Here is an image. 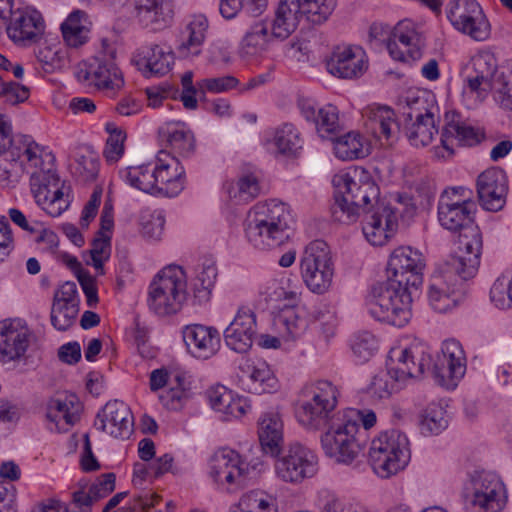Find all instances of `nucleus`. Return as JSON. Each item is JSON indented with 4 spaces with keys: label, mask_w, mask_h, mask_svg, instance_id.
<instances>
[{
    "label": "nucleus",
    "mask_w": 512,
    "mask_h": 512,
    "mask_svg": "<svg viewBox=\"0 0 512 512\" xmlns=\"http://www.w3.org/2000/svg\"><path fill=\"white\" fill-rule=\"evenodd\" d=\"M506 498L505 486L497 474L485 470L468 474L463 487L466 512H500Z\"/></svg>",
    "instance_id": "nucleus-10"
},
{
    "label": "nucleus",
    "mask_w": 512,
    "mask_h": 512,
    "mask_svg": "<svg viewBox=\"0 0 512 512\" xmlns=\"http://www.w3.org/2000/svg\"><path fill=\"white\" fill-rule=\"evenodd\" d=\"M238 192L234 195L239 201L248 202L260 193L258 178L253 174L241 176L237 181Z\"/></svg>",
    "instance_id": "nucleus-59"
},
{
    "label": "nucleus",
    "mask_w": 512,
    "mask_h": 512,
    "mask_svg": "<svg viewBox=\"0 0 512 512\" xmlns=\"http://www.w3.org/2000/svg\"><path fill=\"white\" fill-rule=\"evenodd\" d=\"M233 512H277L275 501L262 491H250L239 500Z\"/></svg>",
    "instance_id": "nucleus-47"
},
{
    "label": "nucleus",
    "mask_w": 512,
    "mask_h": 512,
    "mask_svg": "<svg viewBox=\"0 0 512 512\" xmlns=\"http://www.w3.org/2000/svg\"><path fill=\"white\" fill-rule=\"evenodd\" d=\"M333 184V220L351 224L364 213L362 231L367 241L374 246L386 244L398 229V216L394 208L379 199L380 190L375 181L367 175L355 180L343 174L334 176Z\"/></svg>",
    "instance_id": "nucleus-1"
},
{
    "label": "nucleus",
    "mask_w": 512,
    "mask_h": 512,
    "mask_svg": "<svg viewBox=\"0 0 512 512\" xmlns=\"http://www.w3.org/2000/svg\"><path fill=\"white\" fill-rule=\"evenodd\" d=\"M297 107L301 116L314 125L321 138L331 140L341 133L339 110L336 106L332 104L318 106L314 100L301 97L297 101Z\"/></svg>",
    "instance_id": "nucleus-23"
},
{
    "label": "nucleus",
    "mask_w": 512,
    "mask_h": 512,
    "mask_svg": "<svg viewBox=\"0 0 512 512\" xmlns=\"http://www.w3.org/2000/svg\"><path fill=\"white\" fill-rule=\"evenodd\" d=\"M173 14L172 0H136V19L144 28L161 30L169 25Z\"/></svg>",
    "instance_id": "nucleus-35"
},
{
    "label": "nucleus",
    "mask_w": 512,
    "mask_h": 512,
    "mask_svg": "<svg viewBox=\"0 0 512 512\" xmlns=\"http://www.w3.org/2000/svg\"><path fill=\"white\" fill-rule=\"evenodd\" d=\"M356 415L357 412L354 409L338 412L326 426L327 431L321 436L325 453L335 458L337 462L349 464L361 451V446L356 439L359 431V424L354 419Z\"/></svg>",
    "instance_id": "nucleus-13"
},
{
    "label": "nucleus",
    "mask_w": 512,
    "mask_h": 512,
    "mask_svg": "<svg viewBox=\"0 0 512 512\" xmlns=\"http://www.w3.org/2000/svg\"><path fill=\"white\" fill-rule=\"evenodd\" d=\"M467 265L468 260L449 257L434 271L428 287V299L434 311L446 313L458 304L465 282L474 277L479 268L474 267L472 272Z\"/></svg>",
    "instance_id": "nucleus-7"
},
{
    "label": "nucleus",
    "mask_w": 512,
    "mask_h": 512,
    "mask_svg": "<svg viewBox=\"0 0 512 512\" xmlns=\"http://www.w3.org/2000/svg\"><path fill=\"white\" fill-rule=\"evenodd\" d=\"M300 268L302 279L311 292H327L332 284L334 264L326 242L312 241L304 250Z\"/></svg>",
    "instance_id": "nucleus-15"
},
{
    "label": "nucleus",
    "mask_w": 512,
    "mask_h": 512,
    "mask_svg": "<svg viewBox=\"0 0 512 512\" xmlns=\"http://www.w3.org/2000/svg\"><path fill=\"white\" fill-rule=\"evenodd\" d=\"M155 178H157L156 194L168 197L177 196L184 188V168L179 166L175 156L165 151H160L154 166Z\"/></svg>",
    "instance_id": "nucleus-29"
},
{
    "label": "nucleus",
    "mask_w": 512,
    "mask_h": 512,
    "mask_svg": "<svg viewBox=\"0 0 512 512\" xmlns=\"http://www.w3.org/2000/svg\"><path fill=\"white\" fill-rule=\"evenodd\" d=\"M293 223V217L286 204L272 199L256 204L249 211L245 235L255 249L270 250L289 240Z\"/></svg>",
    "instance_id": "nucleus-5"
},
{
    "label": "nucleus",
    "mask_w": 512,
    "mask_h": 512,
    "mask_svg": "<svg viewBox=\"0 0 512 512\" xmlns=\"http://www.w3.org/2000/svg\"><path fill=\"white\" fill-rule=\"evenodd\" d=\"M85 12L75 10L61 24L63 38L68 46L77 48L88 40L89 28Z\"/></svg>",
    "instance_id": "nucleus-40"
},
{
    "label": "nucleus",
    "mask_w": 512,
    "mask_h": 512,
    "mask_svg": "<svg viewBox=\"0 0 512 512\" xmlns=\"http://www.w3.org/2000/svg\"><path fill=\"white\" fill-rule=\"evenodd\" d=\"M273 142L279 153L288 156L297 155L303 146L300 132L291 123H284L275 130Z\"/></svg>",
    "instance_id": "nucleus-44"
},
{
    "label": "nucleus",
    "mask_w": 512,
    "mask_h": 512,
    "mask_svg": "<svg viewBox=\"0 0 512 512\" xmlns=\"http://www.w3.org/2000/svg\"><path fill=\"white\" fill-rule=\"evenodd\" d=\"M242 376L240 383L242 388L249 393L261 395L277 391L279 381L273 370L265 362L246 364L240 367Z\"/></svg>",
    "instance_id": "nucleus-36"
},
{
    "label": "nucleus",
    "mask_w": 512,
    "mask_h": 512,
    "mask_svg": "<svg viewBox=\"0 0 512 512\" xmlns=\"http://www.w3.org/2000/svg\"><path fill=\"white\" fill-rule=\"evenodd\" d=\"M30 336L29 329L20 320L0 321V361L8 363L24 357Z\"/></svg>",
    "instance_id": "nucleus-26"
},
{
    "label": "nucleus",
    "mask_w": 512,
    "mask_h": 512,
    "mask_svg": "<svg viewBox=\"0 0 512 512\" xmlns=\"http://www.w3.org/2000/svg\"><path fill=\"white\" fill-rule=\"evenodd\" d=\"M431 364L428 347L421 342L392 348L388 355L387 369L373 377L367 392L374 399H386L402 389L409 379L421 378L431 368Z\"/></svg>",
    "instance_id": "nucleus-3"
},
{
    "label": "nucleus",
    "mask_w": 512,
    "mask_h": 512,
    "mask_svg": "<svg viewBox=\"0 0 512 512\" xmlns=\"http://www.w3.org/2000/svg\"><path fill=\"white\" fill-rule=\"evenodd\" d=\"M239 81L234 76L226 75L215 78H204L198 81L199 93L206 94L210 93H223L235 88Z\"/></svg>",
    "instance_id": "nucleus-55"
},
{
    "label": "nucleus",
    "mask_w": 512,
    "mask_h": 512,
    "mask_svg": "<svg viewBox=\"0 0 512 512\" xmlns=\"http://www.w3.org/2000/svg\"><path fill=\"white\" fill-rule=\"evenodd\" d=\"M0 97L5 98V101L8 103L16 105L28 99L29 89L16 82H3V91Z\"/></svg>",
    "instance_id": "nucleus-64"
},
{
    "label": "nucleus",
    "mask_w": 512,
    "mask_h": 512,
    "mask_svg": "<svg viewBox=\"0 0 512 512\" xmlns=\"http://www.w3.org/2000/svg\"><path fill=\"white\" fill-rule=\"evenodd\" d=\"M25 149L23 154L26 156L27 161L31 163L35 168L47 167V158L43 148L33 141L30 137L25 136L24 142Z\"/></svg>",
    "instance_id": "nucleus-63"
},
{
    "label": "nucleus",
    "mask_w": 512,
    "mask_h": 512,
    "mask_svg": "<svg viewBox=\"0 0 512 512\" xmlns=\"http://www.w3.org/2000/svg\"><path fill=\"white\" fill-rule=\"evenodd\" d=\"M335 7V0H280L271 23L261 19L248 25L239 43V56L246 60L262 57L274 39L283 41L296 30L301 17L320 25Z\"/></svg>",
    "instance_id": "nucleus-2"
},
{
    "label": "nucleus",
    "mask_w": 512,
    "mask_h": 512,
    "mask_svg": "<svg viewBox=\"0 0 512 512\" xmlns=\"http://www.w3.org/2000/svg\"><path fill=\"white\" fill-rule=\"evenodd\" d=\"M99 166L96 157L83 155L77 159L75 171L83 181H93L98 175Z\"/></svg>",
    "instance_id": "nucleus-62"
},
{
    "label": "nucleus",
    "mask_w": 512,
    "mask_h": 512,
    "mask_svg": "<svg viewBox=\"0 0 512 512\" xmlns=\"http://www.w3.org/2000/svg\"><path fill=\"white\" fill-rule=\"evenodd\" d=\"M335 155L342 160L358 159L366 156L363 137L359 132L351 131L342 136L338 134L334 139Z\"/></svg>",
    "instance_id": "nucleus-43"
},
{
    "label": "nucleus",
    "mask_w": 512,
    "mask_h": 512,
    "mask_svg": "<svg viewBox=\"0 0 512 512\" xmlns=\"http://www.w3.org/2000/svg\"><path fill=\"white\" fill-rule=\"evenodd\" d=\"M481 12L482 8L476 0H453L449 3L447 17L455 29H458L475 16H480Z\"/></svg>",
    "instance_id": "nucleus-45"
},
{
    "label": "nucleus",
    "mask_w": 512,
    "mask_h": 512,
    "mask_svg": "<svg viewBox=\"0 0 512 512\" xmlns=\"http://www.w3.org/2000/svg\"><path fill=\"white\" fill-rule=\"evenodd\" d=\"M387 277L371 288L367 297L369 314L376 320L396 327L405 326L411 318V286Z\"/></svg>",
    "instance_id": "nucleus-6"
},
{
    "label": "nucleus",
    "mask_w": 512,
    "mask_h": 512,
    "mask_svg": "<svg viewBox=\"0 0 512 512\" xmlns=\"http://www.w3.org/2000/svg\"><path fill=\"white\" fill-rule=\"evenodd\" d=\"M46 417L56 424L64 420L67 425H73L79 419L78 407L73 400L52 398L47 402Z\"/></svg>",
    "instance_id": "nucleus-46"
},
{
    "label": "nucleus",
    "mask_w": 512,
    "mask_h": 512,
    "mask_svg": "<svg viewBox=\"0 0 512 512\" xmlns=\"http://www.w3.org/2000/svg\"><path fill=\"white\" fill-rule=\"evenodd\" d=\"M267 6V0H220L219 12L225 19H233L243 8L254 15H259Z\"/></svg>",
    "instance_id": "nucleus-50"
},
{
    "label": "nucleus",
    "mask_w": 512,
    "mask_h": 512,
    "mask_svg": "<svg viewBox=\"0 0 512 512\" xmlns=\"http://www.w3.org/2000/svg\"><path fill=\"white\" fill-rule=\"evenodd\" d=\"M6 31L14 43L27 46L41 37L44 31V21L35 10L17 9L10 15Z\"/></svg>",
    "instance_id": "nucleus-28"
},
{
    "label": "nucleus",
    "mask_w": 512,
    "mask_h": 512,
    "mask_svg": "<svg viewBox=\"0 0 512 512\" xmlns=\"http://www.w3.org/2000/svg\"><path fill=\"white\" fill-rule=\"evenodd\" d=\"M116 476L106 473L97 478L92 484L79 483V487L72 493V505L77 512H90L91 507L102 498L107 497L115 489Z\"/></svg>",
    "instance_id": "nucleus-33"
},
{
    "label": "nucleus",
    "mask_w": 512,
    "mask_h": 512,
    "mask_svg": "<svg viewBox=\"0 0 512 512\" xmlns=\"http://www.w3.org/2000/svg\"><path fill=\"white\" fill-rule=\"evenodd\" d=\"M209 476L214 483L227 491L243 486L247 479L240 455L231 449L219 450L212 456Z\"/></svg>",
    "instance_id": "nucleus-19"
},
{
    "label": "nucleus",
    "mask_w": 512,
    "mask_h": 512,
    "mask_svg": "<svg viewBox=\"0 0 512 512\" xmlns=\"http://www.w3.org/2000/svg\"><path fill=\"white\" fill-rule=\"evenodd\" d=\"M165 225V216L162 211H154L146 219L142 216L141 233L149 240H159L163 234Z\"/></svg>",
    "instance_id": "nucleus-56"
},
{
    "label": "nucleus",
    "mask_w": 512,
    "mask_h": 512,
    "mask_svg": "<svg viewBox=\"0 0 512 512\" xmlns=\"http://www.w3.org/2000/svg\"><path fill=\"white\" fill-rule=\"evenodd\" d=\"M318 471V457L311 449L295 443L275 462V472L279 479L298 484L313 477Z\"/></svg>",
    "instance_id": "nucleus-17"
},
{
    "label": "nucleus",
    "mask_w": 512,
    "mask_h": 512,
    "mask_svg": "<svg viewBox=\"0 0 512 512\" xmlns=\"http://www.w3.org/2000/svg\"><path fill=\"white\" fill-rule=\"evenodd\" d=\"M476 204L470 199H454L442 193L438 201V220L447 230L459 231L458 248L451 258L468 260V270L479 267L482 253V235L475 223Z\"/></svg>",
    "instance_id": "nucleus-4"
},
{
    "label": "nucleus",
    "mask_w": 512,
    "mask_h": 512,
    "mask_svg": "<svg viewBox=\"0 0 512 512\" xmlns=\"http://www.w3.org/2000/svg\"><path fill=\"white\" fill-rule=\"evenodd\" d=\"M47 167L31 174L30 187L36 203L52 217L60 216L70 205V187L65 185L54 169V156L47 153Z\"/></svg>",
    "instance_id": "nucleus-12"
},
{
    "label": "nucleus",
    "mask_w": 512,
    "mask_h": 512,
    "mask_svg": "<svg viewBox=\"0 0 512 512\" xmlns=\"http://www.w3.org/2000/svg\"><path fill=\"white\" fill-rule=\"evenodd\" d=\"M480 133L471 125L460 121L448 122L441 133V147H435V155L438 158H445L453 154V144L461 146H473L480 142Z\"/></svg>",
    "instance_id": "nucleus-34"
},
{
    "label": "nucleus",
    "mask_w": 512,
    "mask_h": 512,
    "mask_svg": "<svg viewBox=\"0 0 512 512\" xmlns=\"http://www.w3.org/2000/svg\"><path fill=\"white\" fill-rule=\"evenodd\" d=\"M409 460V440L398 429L387 430L371 442L369 461L381 478L397 474L407 466Z\"/></svg>",
    "instance_id": "nucleus-11"
},
{
    "label": "nucleus",
    "mask_w": 512,
    "mask_h": 512,
    "mask_svg": "<svg viewBox=\"0 0 512 512\" xmlns=\"http://www.w3.org/2000/svg\"><path fill=\"white\" fill-rule=\"evenodd\" d=\"M160 499V496L155 493L145 492L134 496L128 506L121 507L114 512H148L159 503Z\"/></svg>",
    "instance_id": "nucleus-60"
},
{
    "label": "nucleus",
    "mask_w": 512,
    "mask_h": 512,
    "mask_svg": "<svg viewBox=\"0 0 512 512\" xmlns=\"http://www.w3.org/2000/svg\"><path fill=\"white\" fill-rule=\"evenodd\" d=\"M120 177L131 187L146 193L156 194L157 178L150 164L127 167L120 170Z\"/></svg>",
    "instance_id": "nucleus-41"
},
{
    "label": "nucleus",
    "mask_w": 512,
    "mask_h": 512,
    "mask_svg": "<svg viewBox=\"0 0 512 512\" xmlns=\"http://www.w3.org/2000/svg\"><path fill=\"white\" fill-rule=\"evenodd\" d=\"M79 312L78 305L61 304L57 300L52 303L50 320L52 326L59 331H66L75 322Z\"/></svg>",
    "instance_id": "nucleus-51"
},
{
    "label": "nucleus",
    "mask_w": 512,
    "mask_h": 512,
    "mask_svg": "<svg viewBox=\"0 0 512 512\" xmlns=\"http://www.w3.org/2000/svg\"><path fill=\"white\" fill-rule=\"evenodd\" d=\"M377 339L368 332L356 333L351 339V350L360 363L368 361L377 350Z\"/></svg>",
    "instance_id": "nucleus-52"
},
{
    "label": "nucleus",
    "mask_w": 512,
    "mask_h": 512,
    "mask_svg": "<svg viewBox=\"0 0 512 512\" xmlns=\"http://www.w3.org/2000/svg\"><path fill=\"white\" fill-rule=\"evenodd\" d=\"M477 194L480 205L487 211L498 212L506 204L508 193L507 176L503 169L491 167L477 178Z\"/></svg>",
    "instance_id": "nucleus-24"
},
{
    "label": "nucleus",
    "mask_w": 512,
    "mask_h": 512,
    "mask_svg": "<svg viewBox=\"0 0 512 512\" xmlns=\"http://www.w3.org/2000/svg\"><path fill=\"white\" fill-rule=\"evenodd\" d=\"M274 324L287 340L301 337L308 327L307 319L294 308L283 309L275 317Z\"/></svg>",
    "instance_id": "nucleus-42"
},
{
    "label": "nucleus",
    "mask_w": 512,
    "mask_h": 512,
    "mask_svg": "<svg viewBox=\"0 0 512 512\" xmlns=\"http://www.w3.org/2000/svg\"><path fill=\"white\" fill-rule=\"evenodd\" d=\"M258 437L266 454L277 456L283 444V421L278 411L263 412L258 419Z\"/></svg>",
    "instance_id": "nucleus-38"
},
{
    "label": "nucleus",
    "mask_w": 512,
    "mask_h": 512,
    "mask_svg": "<svg viewBox=\"0 0 512 512\" xmlns=\"http://www.w3.org/2000/svg\"><path fill=\"white\" fill-rule=\"evenodd\" d=\"M470 66L465 76L466 87L471 93L484 96L495 87L492 79L497 68L496 59L490 52H480L471 58Z\"/></svg>",
    "instance_id": "nucleus-31"
},
{
    "label": "nucleus",
    "mask_w": 512,
    "mask_h": 512,
    "mask_svg": "<svg viewBox=\"0 0 512 512\" xmlns=\"http://www.w3.org/2000/svg\"><path fill=\"white\" fill-rule=\"evenodd\" d=\"M174 52L166 43L148 42L140 46L133 56L137 69L146 78L162 77L174 65Z\"/></svg>",
    "instance_id": "nucleus-21"
},
{
    "label": "nucleus",
    "mask_w": 512,
    "mask_h": 512,
    "mask_svg": "<svg viewBox=\"0 0 512 512\" xmlns=\"http://www.w3.org/2000/svg\"><path fill=\"white\" fill-rule=\"evenodd\" d=\"M37 59L43 65L46 72H52L56 69H61L65 64L64 55L50 47H44L37 52Z\"/></svg>",
    "instance_id": "nucleus-61"
},
{
    "label": "nucleus",
    "mask_w": 512,
    "mask_h": 512,
    "mask_svg": "<svg viewBox=\"0 0 512 512\" xmlns=\"http://www.w3.org/2000/svg\"><path fill=\"white\" fill-rule=\"evenodd\" d=\"M490 300L501 310L512 308V272L499 276L490 289Z\"/></svg>",
    "instance_id": "nucleus-49"
},
{
    "label": "nucleus",
    "mask_w": 512,
    "mask_h": 512,
    "mask_svg": "<svg viewBox=\"0 0 512 512\" xmlns=\"http://www.w3.org/2000/svg\"><path fill=\"white\" fill-rule=\"evenodd\" d=\"M466 372V358L460 343L454 339L447 340L442 346V358L432 367V373L441 386L455 388L457 381Z\"/></svg>",
    "instance_id": "nucleus-22"
},
{
    "label": "nucleus",
    "mask_w": 512,
    "mask_h": 512,
    "mask_svg": "<svg viewBox=\"0 0 512 512\" xmlns=\"http://www.w3.org/2000/svg\"><path fill=\"white\" fill-rule=\"evenodd\" d=\"M257 334L256 316L248 308H240L224 330L225 344L237 353L248 352Z\"/></svg>",
    "instance_id": "nucleus-27"
},
{
    "label": "nucleus",
    "mask_w": 512,
    "mask_h": 512,
    "mask_svg": "<svg viewBox=\"0 0 512 512\" xmlns=\"http://www.w3.org/2000/svg\"><path fill=\"white\" fill-rule=\"evenodd\" d=\"M159 134L174 153L182 157H189L194 153V136L184 125L168 123L159 129Z\"/></svg>",
    "instance_id": "nucleus-39"
},
{
    "label": "nucleus",
    "mask_w": 512,
    "mask_h": 512,
    "mask_svg": "<svg viewBox=\"0 0 512 512\" xmlns=\"http://www.w3.org/2000/svg\"><path fill=\"white\" fill-rule=\"evenodd\" d=\"M446 411L440 404L431 403L425 410L420 421L421 433L425 436L437 435L443 431L448 421Z\"/></svg>",
    "instance_id": "nucleus-48"
},
{
    "label": "nucleus",
    "mask_w": 512,
    "mask_h": 512,
    "mask_svg": "<svg viewBox=\"0 0 512 512\" xmlns=\"http://www.w3.org/2000/svg\"><path fill=\"white\" fill-rule=\"evenodd\" d=\"M366 132L375 139L389 142L394 139L399 126L394 119V112L386 106H369L363 111Z\"/></svg>",
    "instance_id": "nucleus-37"
},
{
    "label": "nucleus",
    "mask_w": 512,
    "mask_h": 512,
    "mask_svg": "<svg viewBox=\"0 0 512 512\" xmlns=\"http://www.w3.org/2000/svg\"><path fill=\"white\" fill-rule=\"evenodd\" d=\"M425 38L411 20L400 21L387 42L390 56L398 61L418 60L422 56Z\"/></svg>",
    "instance_id": "nucleus-20"
},
{
    "label": "nucleus",
    "mask_w": 512,
    "mask_h": 512,
    "mask_svg": "<svg viewBox=\"0 0 512 512\" xmlns=\"http://www.w3.org/2000/svg\"><path fill=\"white\" fill-rule=\"evenodd\" d=\"M175 380L177 385L171 386L159 396L162 404L171 410L179 409L182 401L187 398V390L184 387L183 379L180 376H176Z\"/></svg>",
    "instance_id": "nucleus-58"
},
{
    "label": "nucleus",
    "mask_w": 512,
    "mask_h": 512,
    "mask_svg": "<svg viewBox=\"0 0 512 512\" xmlns=\"http://www.w3.org/2000/svg\"><path fill=\"white\" fill-rule=\"evenodd\" d=\"M182 92L180 93L177 88L172 87V91L176 99H180L183 106L188 110H195L198 107L197 93L199 92L198 84H193V73L187 71L181 78Z\"/></svg>",
    "instance_id": "nucleus-53"
},
{
    "label": "nucleus",
    "mask_w": 512,
    "mask_h": 512,
    "mask_svg": "<svg viewBox=\"0 0 512 512\" xmlns=\"http://www.w3.org/2000/svg\"><path fill=\"white\" fill-rule=\"evenodd\" d=\"M425 265L424 256L419 250L410 246H400L390 255L387 275L417 289L423 282Z\"/></svg>",
    "instance_id": "nucleus-18"
},
{
    "label": "nucleus",
    "mask_w": 512,
    "mask_h": 512,
    "mask_svg": "<svg viewBox=\"0 0 512 512\" xmlns=\"http://www.w3.org/2000/svg\"><path fill=\"white\" fill-rule=\"evenodd\" d=\"M114 54V51H101L96 56L80 62L75 70L78 82L99 90H120L124 86V79L114 61Z\"/></svg>",
    "instance_id": "nucleus-16"
},
{
    "label": "nucleus",
    "mask_w": 512,
    "mask_h": 512,
    "mask_svg": "<svg viewBox=\"0 0 512 512\" xmlns=\"http://www.w3.org/2000/svg\"><path fill=\"white\" fill-rule=\"evenodd\" d=\"M327 70L333 76L352 79L361 76L367 69L364 52L359 47H337L326 63Z\"/></svg>",
    "instance_id": "nucleus-30"
},
{
    "label": "nucleus",
    "mask_w": 512,
    "mask_h": 512,
    "mask_svg": "<svg viewBox=\"0 0 512 512\" xmlns=\"http://www.w3.org/2000/svg\"><path fill=\"white\" fill-rule=\"evenodd\" d=\"M94 426L114 438L126 439L133 431V415L124 402L109 401L97 413Z\"/></svg>",
    "instance_id": "nucleus-25"
},
{
    "label": "nucleus",
    "mask_w": 512,
    "mask_h": 512,
    "mask_svg": "<svg viewBox=\"0 0 512 512\" xmlns=\"http://www.w3.org/2000/svg\"><path fill=\"white\" fill-rule=\"evenodd\" d=\"M113 124L108 123L106 125L107 131L110 133L106 146L104 149V156L106 158V161L109 163H115L117 162L124 152V139L125 135L120 130H112L111 127Z\"/></svg>",
    "instance_id": "nucleus-54"
},
{
    "label": "nucleus",
    "mask_w": 512,
    "mask_h": 512,
    "mask_svg": "<svg viewBox=\"0 0 512 512\" xmlns=\"http://www.w3.org/2000/svg\"><path fill=\"white\" fill-rule=\"evenodd\" d=\"M186 274L180 266L162 269L149 286L148 306L155 314L166 316L181 310L187 300Z\"/></svg>",
    "instance_id": "nucleus-9"
},
{
    "label": "nucleus",
    "mask_w": 512,
    "mask_h": 512,
    "mask_svg": "<svg viewBox=\"0 0 512 512\" xmlns=\"http://www.w3.org/2000/svg\"><path fill=\"white\" fill-rule=\"evenodd\" d=\"M457 30L475 41H484L490 36V24L483 12L480 13V16H475L473 20H469L468 23H464V26Z\"/></svg>",
    "instance_id": "nucleus-57"
},
{
    "label": "nucleus",
    "mask_w": 512,
    "mask_h": 512,
    "mask_svg": "<svg viewBox=\"0 0 512 512\" xmlns=\"http://www.w3.org/2000/svg\"><path fill=\"white\" fill-rule=\"evenodd\" d=\"M183 340L189 352L196 358L208 359L220 348L219 331L201 324L188 325L183 330Z\"/></svg>",
    "instance_id": "nucleus-32"
},
{
    "label": "nucleus",
    "mask_w": 512,
    "mask_h": 512,
    "mask_svg": "<svg viewBox=\"0 0 512 512\" xmlns=\"http://www.w3.org/2000/svg\"><path fill=\"white\" fill-rule=\"evenodd\" d=\"M309 394L311 397L299 405L296 416L307 429L319 430L328 426L332 418L337 416L333 412L338 401V389L331 382L322 380L310 388Z\"/></svg>",
    "instance_id": "nucleus-14"
},
{
    "label": "nucleus",
    "mask_w": 512,
    "mask_h": 512,
    "mask_svg": "<svg viewBox=\"0 0 512 512\" xmlns=\"http://www.w3.org/2000/svg\"><path fill=\"white\" fill-rule=\"evenodd\" d=\"M436 109L435 96L427 91L408 92L399 100L398 110L404 118L405 135L412 146H427L438 134Z\"/></svg>",
    "instance_id": "nucleus-8"
}]
</instances>
